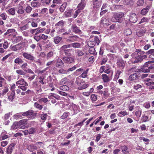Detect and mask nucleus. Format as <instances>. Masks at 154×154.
<instances>
[{
    "mask_svg": "<svg viewBox=\"0 0 154 154\" xmlns=\"http://www.w3.org/2000/svg\"><path fill=\"white\" fill-rule=\"evenodd\" d=\"M62 39V37H59V36L55 37L54 38V41L55 43L56 44H58Z\"/></svg>",
    "mask_w": 154,
    "mask_h": 154,
    "instance_id": "33",
    "label": "nucleus"
},
{
    "mask_svg": "<svg viewBox=\"0 0 154 154\" xmlns=\"http://www.w3.org/2000/svg\"><path fill=\"white\" fill-rule=\"evenodd\" d=\"M16 85H25L28 86V83L25 81L23 79H21L19 81L16 82Z\"/></svg>",
    "mask_w": 154,
    "mask_h": 154,
    "instance_id": "10",
    "label": "nucleus"
},
{
    "mask_svg": "<svg viewBox=\"0 0 154 154\" xmlns=\"http://www.w3.org/2000/svg\"><path fill=\"white\" fill-rule=\"evenodd\" d=\"M33 111L32 110H29L26 112H22V115L23 116H30L33 115Z\"/></svg>",
    "mask_w": 154,
    "mask_h": 154,
    "instance_id": "22",
    "label": "nucleus"
},
{
    "mask_svg": "<svg viewBox=\"0 0 154 154\" xmlns=\"http://www.w3.org/2000/svg\"><path fill=\"white\" fill-rule=\"evenodd\" d=\"M146 54L149 55L150 54L149 56V57L150 58L154 59V49H151L149 50L148 51L146 52Z\"/></svg>",
    "mask_w": 154,
    "mask_h": 154,
    "instance_id": "19",
    "label": "nucleus"
},
{
    "mask_svg": "<svg viewBox=\"0 0 154 154\" xmlns=\"http://www.w3.org/2000/svg\"><path fill=\"white\" fill-rule=\"evenodd\" d=\"M16 72L20 75H24L26 74V73L20 69L16 70Z\"/></svg>",
    "mask_w": 154,
    "mask_h": 154,
    "instance_id": "50",
    "label": "nucleus"
},
{
    "mask_svg": "<svg viewBox=\"0 0 154 154\" xmlns=\"http://www.w3.org/2000/svg\"><path fill=\"white\" fill-rule=\"evenodd\" d=\"M56 5L55 4H52L49 7V12L50 14H52L54 11V8L56 7Z\"/></svg>",
    "mask_w": 154,
    "mask_h": 154,
    "instance_id": "32",
    "label": "nucleus"
},
{
    "mask_svg": "<svg viewBox=\"0 0 154 154\" xmlns=\"http://www.w3.org/2000/svg\"><path fill=\"white\" fill-rule=\"evenodd\" d=\"M89 38H91V40L93 41V42H95L97 45H98L100 43V40L98 37L97 36L91 37V36Z\"/></svg>",
    "mask_w": 154,
    "mask_h": 154,
    "instance_id": "20",
    "label": "nucleus"
},
{
    "mask_svg": "<svg viewBox=\"0 0 154 154\" xmlns=\"http://www.w3.org/2000/svg\"><path fill=\"white\" fill-rule=\"evenodd\" d=\"M71 48L70 44L67 45H64L62 46L60 48V50L61 51H63L64 50L67 49L68 48Z\"/></svg>",
    "mask_w": 154,
    "mask_h": 154,
    "instance_id": "30",
    "label": "nucleus"
},
{
    "mask_svg": "<svg viewBox=\"0 0 154 154\" xmlns=\"http://www.w3.org/2000/svg\"><path fill=\"white\" fill-rule=\"evenodd\" d=\"M80 10L78 9L77 10H76L73 16V17L74 18H75L80 13Z\"/></svg>",
    "mask_w": 154,
    "mask_h": 154,
    "instance_id": "56",
    "label": "nucleus"
},
{
    "mask_svg": "<svg viewBox=\"0 0 154 154\" xmlns=\"http://www.w3.org/2000/svg\"><path fill=\"white\" fill-rule=\"evenodd\" d=\"M15 63L18 65L22 64L23 62L22 59L20 57H17L14 60Z\"/></svg>",
    "mask_w": 154,
    "mask_h": 154,
    "instance_id": "27",
    "label": "nucleus"
},
{
    "mask_svg": "<svg viewBox=\"0 0 154 154\" xmlns=\"http://www.w3.org/2000/svg\"><path fill=\"white\" fill-rule=\"evenodd\" d=\"M141 88V85L139 84L135 85L134 86V88L136 90H137Z\"/></svg>",
    "mask_w": 154,
    "mask_h": 154,
    "instance_id": "63",
    "label": "nucleus"
},
{
    "mask_svg": "<svg viewBox=\"0 0 154 154\" xmlns=\"http://www.w3.org/2000/svg\"><path fill=\"white\" fill-rule=\"evenodd\" d=\"M79 38L75 35H71L69 36L66 39V41L69 42H72L78 41Z\"/></svg>",
    "mask_w": 154,
    "mask_h": 154,
    "instance_id": "7",
    "label": "nucleus"
},
{
    "mask_svg": "<svg viewBox=\"0 0 154 154\" xmlns=\"http://www.w3.org/2000/svg\"><path fill=\"white\" fill-rule=\"evenodd\" d=\"M71 47H72L74 48H79L81 46V44L80 43L78 42L73 43L70 44Z\"/></svg>",
    "mask_w": 154,
    "mask_h": 154,
    "instance_id": "35",
    "label": "nucleus"
},
{
    "mask_svg": "<svg viewBox=\"0 0 154 154\" xmlns=\"http://www.w3.org/2000/svg\"><path fill=\"white\" fill-rule=\"evenodd\" d=\"M8 11L9 14L12 15H14L15 14V10L14 8H11L8 10Z\"/></svg>",
    "mask_w": 154,
    "mask_h": 154,
    "instance_id": "39",
    "label": "nucleus"
},
{
    "mask_svg": "<svg viewBox=\"0 0 154 154\" xmlns=\"http://www.w3.org/2000/svg\"><path fill=\"white\" fill-rule=\"evenodd\" d=\"M86 5L85 0H82L81 2L78 4L77 8L80 10L84 9Z\"/></svg>",
    "mask_w": 154,
    "mask_h": 154,
    "instance_id": "14",
    "label": "nucleus"
},
{
    "mask_svg": "<svg viewBox=\"0 0 154 154\" xmlns=\"http://www.w3.org/2000/svg\"><path fill=\"white\" fill-rule=\"evenodd\" d=\"M141 120L143 122H146L148 121V117L147 116L144 115L141 118Z\"/></svg>",
    "mask_w": 154,
    "mask_h": 154,
    "instance_id": "58",
    "label": "nucleus"
},
{
    "mask_svg": "<svg viewBox=\"0 0 154 154\" xmlns=\"http://www.w3.org/2000/svg\"><path fill=\"white\" fill-rule=\"evenodd\" d=\"M26 148L27 149L31 152L36 150L37 149V147L33 144L27 145Z\"/></svg>",
    "mask_w": 154,
    "mask_h": 154,
    "instance_id": "13",
    "label": "nucleus"
},
{
    "mask_svg": "<svg viewBox=\"0 0 154 154\" xmlns=\"http://www.w3.org/2000/svg\"><path fill=\"white\" fill-rule=\"evenodd\" d=\"M24 9L23 6L19 4L17 9V12L18 14H23L24 12Z\"/></svg>",
    "mask_w": 154,
    "mask_h": 154,
    "instance_id": "11",
    "label": "nucleus"
},
{
    "mask_svg": "<svg viewBox=\"0 0 154 154\" xmlns=\"http://www.w3.org/2000/svg\"><path fill=\"white\" fill-rule=\"evenodd\" d=\"M31 5L33 7H36L38 6V2H32L31 3Z\"/></svg>",
    "mask_w": 154,
    "mask_h": 154,
    "instance_id": "62",
    "label": "nucleus"
},
{
    "mask_svg": "<svg viewBox=\"0 0 154 154\" xmlns=\"http://www.w3.org/2000/svg\"><path fill=\"white\" fill-rule=\"evenodd\" d=\"M0 17L3 20H6L7 19L8 16L5 13H2L0 14Z\"/></svg>",
    "mask_w": 154,
    "mask_h": 154,
    "instance_id": "40",
    "label": "nucleus"
},
{
    "mask_svg": "<svg viewBox=\"0 0 154 154\" xmlns=\"http://www.w3.org/2000/svg\"><path fill=\"white\" fill-rule=\"evenodd\" d=\"M27 63H25L21 65L20 67L21 68H22L25 71V69H28L27 68Z\"/></svg>",
    "mask_w": 154,
    "mask_h": 154,
    "instance_id": "61",
    "label": "nucleus"
},
{
    "mask_svg": "<svg viewBox=\"0 0 154 154\" xmlns=\"http://www.w3.org/2000/svg\"><path fill=\"white\" fill-rule=\"evenodd\" d=\"M63 60L65 63L70 64L73 62L74 59L73 57H65L63 58Z\"/></svg>",
    "mask_w": 154,
    "mask_h": 154,
    "instance_id": "6",
    "label": "nucleus"
},
{
    "mask_svg": "<svg viewBox=\"0 0 154 154\" xmlns=\"http://www.w3.org/2000/svg\"><path fill=\"white\" fill-rule=\"evenodd\" d=\"M135 58L136 60L134 62V63L141 62L143 60L140 55H137V56L135 57Z\"/></svg>",
    "mask_w": 154,
    "mask_h": 154,
    "instance_id": "31",
    "label": "nucleus"
},
{
    "mask_svg": "<svg viewBox=\"0 0 154 154\" xmlns=\"http://www.w3.org/2000/svg\"><path fill=\"white\" fill-rule=\"evenodd\" d=\"M149 19L146 17H143L139 23V24L144 23H147L149 21Z\"/></svg>",
    "mask_w": 154,
    "mask_h": 154,
    "instance_id": "41",
    "label": "nucleus"
},
{
    "mask_svg": "<svg viewBox=\"0 0 154 154\" xmlns=\"http://www.w3.org/2000/svg\"><path fill=\"white\" fill-rule=\"evenodd\" d=\"M117 65L119 67H122V69L125 66V63L124 61L122 59H119L117 62Z\"/></svg>",
    "mask_w": 154,
    "mask_h": 154,
    "instance_id": "24",
    "label": "nucleus"
},
{
    "mask_svg": "<svg viewBox=\"0 0 154 154\" xmlns=\"http://www.w3.org/2000/svg\"><path fill=\"white\" fill-rule=\"evenodd\" d=\"M18 123L17 122H14L13 124V125L11 126V129L15 130L18 127Z\"/></svg>",
    "mask_w": 154,
    "mask_h": 154,
    "instance_id": "48",
    "label": "nucleus"
},
{
    "mask_svg": "<svg viewBox=\"0 0 154 154\" xmlns=\"http://www.w3.org/2000/svg\"><path fill=\"white\" fill-rule=\"evenodd\" d=\"M139 79V76L137 73H135L131 75L129 78L128 80L130 81H135L138 79Z\"/></svg>",
    "mask_w": 154,
    "mask_h": 154,
    "instance_id": "9",
    "label": "nucleus"
},
{
    "mask_svg": "<svg viewBox=\"0 0 154 154\" xmlns=\"http://www.w3.org/2000/svg\"><path fill=\"white\" fill-rule=\"evenodd\" d=\"M22 55L24 58L32 61H33L35 58V57L31 54L25 52L23 53Z\"/></svg>",
    "mask_w": 154,
    "mask_h": 154,
    "instance_id": "4",
    "label": "nucleus"
},
{
    "mask_svg": "<svg viewBox=\"0 0 154 154\" xmlns=\"http://www.w3.org/2000/svg\"><path fill=\"white\" fill-rule=\"evenodd\" d=\"M88 69H87L86 70V71L84 72L81 75L80 77H82L83 78H85L87 76V74L88 72Z\"/></svg>",
    "mask_w": 154,
    "mask_h": 154,
    "instance_id": "59",
    "label": "nucleus"
},
{
    "mask_svg": "<svg viewBox=\"0 0 154 154\" xmlns=\"http://www.w3.org/2000/svg\"><path fill=\"white\" fill-rule=\"evenodd\" d=\"M59 88L60 90L65 91H67L69 90V87L64 85L60 86Z\"/></svg>",
    "mask_w": 154,
    "mask_h": 154,
    "instance_id": "37",
    "label": "nucleus"
},
{
    "mask_svg": "<svg viewBox=\"0 0 154 154\" xmlns=\"http://www.w3.org/2000/svg\"><path fill=\"white\" fill-rule=\"evenodd\" d=\"M67 81V79L66 77L64 78L61 80L59 82V84L60 85H62L65 84Z\"/></svg>",
    "mask_w": 154,
    "mask_h": 154,
    "instance_id": "47",
    "label": "nucleus"
},
{
    "mask_svg": "<svg viewBox=\"0 0 154 154\" xmlns=\"http://www.w3.org/2000/svg\"><path fill=\"white\" fill-rule=\"evenodd\" d=\"M102 3V1L101 0H93V8H99L101 5Z\"/></svg>",
    "mask_w": 154,
    "mask_h": 154,
    "instance_id": "5",
    "label": "nucleus"
},
{
    "mask_svg": "<svg viewBox=\"0 0 154 154\" xmlns=\"http://www.w3.org/2000/svg\"><path fill=\"white\" fill-rule=\"evenodd\" d=\"M72 49H69L64 50L62 52L66 56H71L72 55Z\"/></svg>",
    "mask_w": 154,
    "mask_h": 154,
    "instance_id": "25",
    "label": "nucleus"
},
{
    "mask_svg": "<svg viewBox=\"0 0 154 154\" xmlns=\"http://www.w3.org/2000/svg\"><path fill=\"white\" fill-rule=\"evenodd\" d=\"M145 54V52L144 51H141L140 50H137L136 51L134 52L132 54V56H134L135 55L137 54L138 55H143Z\"/></svg>",
    "mask_w": 154,
    "mask_h": 154,
    "instance_id": "26",
    "label": "nucleus"
},
{
    "mask_svg": "<svg viewBox=\"0 0 154 154\" xmlns=\"http://www.w3.org/2000/svg\"><path fill=\"white\" fill-rule=\"evenodd\" d=\"M69 115V113L68 112H64L63 114L61 116V118L62 119H64L66 118Z\"/></svg>",
    "mask_w": 154,
    "mask_h": 154,
    "instance_id": "64",
    "label": "nucleus"
},
{
    "mask_svg": "<svg viewBox=\"0 0 154 154\" xmlns=\"http://www.w3.org/2000/svg\"><path fill=\"white\" fill-rule=\"evenodd\" d=\"M77 84L79 86L78 88L80 90L84 89L87 88L88 86V84L84 82L78 83Z\"/></svg>",
    "mask_w": 154,
    "mask_h": 154,
    "instance_id": "12",
    "label": "nucleus"
},
{
    "mask_svg": "<svg viewBox=\"0 0 154 154\" xmlns=\"http://www.w3.org/2000/svg\"><path fill=\"white\" fill-rule=\"evenodd\" d=\"M150 8V6H147L145 8L143 9L141 11L140 14L143 15H145L148 12Z\"/></svg>",
    "mask_w": 154,
    "mask_h": 154,
    "instance_id": "18",
    "label": "nucleus"
},
{
    "mask_svg": "<svg viewBox=\"0 0 154 154\" xmlns=\"http://www.w3.org/2000/svg\"><path fill=\"white\" fill-rule=\"evenodd\" d=\"M121 149L122 152L124 154H129V152L128 151V148L125 145L122 146Z\"/></svg>",
    "mask_w": 154,
    "mask_h": 154,
    "instance_id": "17",
    "label": "nucleus"
},
{
    "mask_svg": "<svg viewBox=\"0 0 154 154\" xmlns=\"http://www.w3.org/2000/svg\"><path fill=\"white\" fill-rule=\"evenodd\" d=\"M67 5V3L66 2H64L59 8V11L61 12H64Z\"/></svg>",
    "mask_w": 154,
    "mask_h": 154,
    "instance_id": "21",
    "label": "nucleus"
},
{
    "mask_svg": "<svg viewBox=\"0 0 154 154\" xmlns=\"http://www.w3.org/2000/svg\"><path fill=\"white\" fill-rule=\"evenodd\" d=\"M29 133V134H34L36 131V130L34 128H31L28 130Z\"/></svg>",
    "mask_w": 154,
    "mask_h": 154,
    "instance_id": "52",
    "label": "nucleus"
},
{
    "mask_svg": "<svg viewBox=\"0 0 154 154\" xmlns=\"http://www.w3.org/2000/svg\"><path fill=\"white\" fill-rule=\"evenodd\" d=\"M71 29L73 32L75 33H79L81 32V30L75 25H72L71 26Z\"/></svg>",
    "mask_w": 154,
    "mask_h": 154,
    "instance_id": "23",
    "label": "nucleus"
},
{
    "mask_svg": "<svg viewBox=\"0 0 154 154\" xmlns=\"http://www.w3.org/2000/svg\"><path fill=\"white\" fill-rule=\"evenodd\" d=\"M34 106L36 108H38L39 110L41 109L42 108V105L38 104L36 102L34 104Z\"/></svg>",
    "mask_w": 154,
    "mask_h": 154,
    "instance_id": "55",
    "label": "nucleus"
},
{
    "mask_svg": "<svg viewBox=\"0 0 154 154\" xmlns=\"http://www.w3.org/2000/svg\"><path fill=\"white\" fill-rule=\"evenodd\" d=\"M113 72H112L110 76L107 75L106 74H103L101 76L102 79L104 82L107 83L110 81L112 79Z\"/></svg>",
    "mask_w": 154,
    "mask_h": 154,
    "instance_id": "3",
    "label": "nucleus"
},
{
    "mask_svg": "<svg viewBox=\"0 0 154 154\" xmlns=\"http://www.w3.org/2000/svg\"><path fill=\"white\" fill-rule=\"evenodd\" d=\"M107 60L108 58L107 57H103L102 60L101 64H105L107 62Z\"/></svg>",
    "mask_w": 154,
    "mask_h": 154,
    "instance_id": "60",
    "label": "nucleus"
},
{
    "mask_svg": "<svg viewBox=\"0 0 154 154\" xmlns=\"http://www.w3.org/2000/svg\"><path fill=\"white\" fill-rule=\"evenodd\" d=\"M124 14L121 12L114 13L111 18V21L113 22H119L121 21V19L123 17Z\"/></svg>",
    "mask_w": 154,
    "mask_h": 154,
    "instance_id": "1",
    "label": "nucleus"
},
{
    "mask_svg": "<svg viewBox=\"0 0 154 154\" xmlns=\"http://www.w3.org/2000/svg\"><path fill=\"white\" fill-rule=\"evenodd\" d=\"M87 44L89 46L93 47L97 44L95 42H93L91 38H89V41L88 42Z\"/></svg>",
    "mask_w": 154,
    "mask_h": 154,
    "instance_id": "36",
    "label": "nucleus"
},
{
    "mask_svg": "<svg viewBox=\"0 0 154 154\" xmlns=\"http://www.w3.org/2000/svg\"><path fill=\"white\" fill-rule=\"evenodd\" d=\"M29 24L27 23L23 26H20V29L22 31H23L28 29L29 28Z\"/></svg>",
    "mask_w": 154,
    "mask_h": 154,
    "instance_id": "45",
    "label": "nucleus"
},
{
    "mask_svg": "<svg viewBox=\"0 0 154 154\" xmlns=\"http://www.w3.org/2000/svg\"><path fill=\"white\" fill-rule=\"evenodd\" d=\"M15 97V92H12L11 95L8 97V99L9 101H12Z\"/></svg>",
    "mask_w": 154,
    "mask_h": 154,
    "instance_id": "42",
    "label": "nucleus"
},
{
    "mask_svg": "<svg viewBox=\"0 0 154 154\" xmlns=\"http://www.w3.org/2000/svg\"><path fill=\"white\" fill-rule=\"evenodd\" d=\"M89 53L94 55H95L96 53L95 52V50L94 48L93 47H91L89 50Z\"/></svg>",
    "mask_w": 154,
    "mask_h": 154,
    "instance_id": "43",
    "label": "nucleus"
},
{
    "mask_svg": "<svg viewBox=\"0 0 154 154\" xmlns=\"http://www.w3.org/2000/svg\"><path fill=\"white\" fill-rule=\"evenodd\" d=\"M71 11L70 10H66V11L64 12L63 15L66 17H70L71 16Z\"/></svg>",
    "mask_w": 154,
    "mask_h": 154,
    "instance_id": "29",
    "label": "nucleus"
},
{
    "mask_svg": "<svg viewBox=\"0 0 154 154\" xmlns=\"http://www.w3.org/2000/svg\"><path fill=\"white\" fill-rule=\"evenodd\" d=\"M145 67H142L140 69V72H150V70L151 69H149V67L148 68H145Z\"/></svg>",
    "mask_w": 154,
    "mask_h": 154,
    "instance_id": "38",
    "label": "nucleus"
},
{
    "mask_svg": "<svg viewBox=\"0 0 154 154\" xmlns=\"http://www.w3.org/2000/svg\"><path fill=\"white\" fill-rule=\"evenodd\" d=\"M64 65V63L61 59L58 58L56 60V66L57 67H60Z\"/></svg>",
    "mask_w": 154,
    "mask_h": 154,
    "instance_id": "15",
    "label": "nucleus"
},
{
    "mask_svg": "<svg viewBox=\"0 0 154 154\" xmlns=\"http://www.w3.org/2000/svg\"><path fill=\"white\" fill-rule=\"evenodd\" d=\"M36 33L35 35H37L39 33H42L45 30V29L41 28H38L35 29Z\"/></svg>",
    "mask_w": 154,
    "mask_h": 154,
    "instance_id": "34",
    "label": "nucleus"
},
{
    "mask_svg": "<svg viewBox=\"0 0 154 154\" xmlns=\"http://www.w3.org/2000/svg\"><path fill=\"white\" fill-rule=\"evenodd\" d=\"M100 24L103 26H107L109 25V19L107 16L103 17L101 20Z\"/></svg>",
    "mask_w": 154,
    "mask_h": 154,
    "instance_id": "2",
    "label": "nucleus"
},
{
    "mask_svg": "<svg viewBox=\"0 0 154 154\" xmlns=\"http://www.w3.org/2000/svg\"><path fill=\"white\" fill-rule=\"evenodd\" d=\"M71 107L74 112H77V111L79 110V107L76 105L72 104L71 105Z\"/></svg>",
    "mask_w": 154,
    "mask_h": 154,
    "instance_id": "51",
    "label": "nucleus"
},
{
    "mask_svg": "<svg viewBox=\"0 0 154 154\" xmlns=\"http://www.w3.org/2000/svg\"><path fill=\"white\" fill-rule=\"evenodd\" d=\"M124 33L125 35H131L132 32L130 29H128L125 30Z\"/></svg>",
    "mask_w": 154,
    "mask_h": 154,
    "instance_id": "49",
    "label": "nucleus"
},
{
    "mask_svg": "<svg viewBox=\"0 0 154 154\" xmlns=\"http://www.w3.org/2000/svg\"><path fill=\"white\" fill-rule=\"evenodd\" d=\"M14 146V144H11L7 149L6 152L7 154H11Z\"/></svg>",
    "mask_w": 154,
    "mask_h": 154,
    "instance_id": "16",
    "label": "nucleus"
},
{
    "mask_svg": "<svg viewBox=\"0 0 154 154\" xmlns=\"http://www.w3.org/2000/svg\"><path fill=\"white\" fill-rule=\"evenodd\" d=\"M21 45L19 44H17L12 47L11 49L14 51H16L20 49Z\"/></svg>",
    "mask_w": 154,
    "mask_h": 154,
    "instance_id": "28",
    "label": "nucleus"
},
{
    "mask_svg": "<svg viewBox=\"0 0 154 154\" xmlns=\"http://www.w3.org/2000/svg\"><path fill=\"white\" fill-rule=\"evenodd\" d=\"M5 81V79L1 76V75H0V87H2L3 86V83Z\"/></svg>",
    "mask_w": 154,
    "mask_h": 154,
    "instance_id": "54",
    "label": "nucleus"
},
{
    "mask_svg": "<svg viewBox=\"0 0 154 154\" xmlns=\"http://www.w3.org/2000/svg\"><path fill=\"white\" fill-rule=\"evenodd\" d=\"M146 31V30L145 29L140 30L138 32H137V35L139 36H141L143 35V34Z\"/></svg>",
    "mask_w": 154,
    "mask_h": 154,
    "instance_id": "44",
    "label": "nucleus"
},
{
    "mask_svg": "<svg viewBox=\"0 0 154 154\" xmlns=\"http://www.w3.org/2000/svg\"><path fill=\"white\" fill-rule=\"evenodd\" d=\"M91 99L92 101H96L97 100V97L95 94H92L91 96Z\"/></svg>",
    "mask_w": 154,
    "mask_h": 154,
    "instance_id": "57",
    "label": "nucleus"
},
{
    "mask_svg": "<svg viewBox=\"0 0 154 154\" xmlns=\"http://www.w3.org/2000/svg\"><path fill=\"white\" fill-rule=\"evenodd\" d=\"M58 72L60 74H66L67 73V70L64 69L63 68H61L60 69Z\"/></svg>",
    "mask_w": 154,
    "mask_h": 154,
    "instance_id": "53",
    "label": "nucleus"
},
{
    "mask_svg": "<svg viewBox=\"0 0 154 154\" xmlns=\"http://www.w3.org/2000/svg\"><path fill=\"white\" fill-rule=\"evenodd\" d=\"M129 20L132 23H135L137 20V15L135 13L131 14L129 17Z\"/></svg>",
    "mask_w": 154,
    "mask_h": 154,
    "instance_id": "8",
    "label": "nucleus"
},
{
    "mask_svg": "<svg viewBox=\"0 0 154 154\" xmlns=\"http://www.w3.org/2000/svg\"><path fill=\"white\" fill-rule=\"evenodd\" d=\"M64 21L62 20L59 21L57 23L55 24V26L56 27H62L64 26Z\"/></svg>",
    "mask_w": 154,
    "mask_h": 154,
    "instance_id": "46",
    "label": "nucleus"
}]
</instances>
